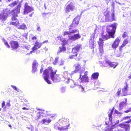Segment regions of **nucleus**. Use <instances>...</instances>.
<instances>
[{"instance_id": "28", "label": "nucleus", "mask_w": 131, "mask_h": 131, "mask_svg": "<svg viewBox=\"0 0 131 131\" xmlns=\"http://www.w3.org/2000/svg\"><path fill=\"white\" fill-rule=\"evenodd\" d=\"M99 75L98 72H95L93 73L91 75V78L92 79L96 80L97 79Z\"/></svg>"}, {"instance_id": "49", "label": "nucleus", "mask_w": 131, "mask_h": 131, "mask_svg": "<svg viewBox=\"0 0 131 131\" xmlns=\"http://www.w3.org/2000/svg\"><path fill=\"white\" fill-rule=\"evenodd\" d=\"M5 102L4 101H3L2 104V107H3L5 105Z\"/></svg>"}, {"instance_id": "42", "label": "nucleus", "mask_w": 131, "mask_h": 131, "mask_svg": "<svg viewBox=\"0 0 131 131\" xmlns=\"http://www.w3.org/2000/svg\"><path fill=\"white\" fill-rule=\"evenodd\" d=\"M37 115L38 119L40 118L41 114L40 112H38L37 114Z\"/></svg>"}, {"instance_id": "21", "label": "nucleus", "mask_w": 131, "mask_h": 131, "mask_svg": "<svg viewBox=\"0 0 131 131\" xmlns=\"http://www.w3.org/2000/svg\"><path fill=\"white\" fill-rule=\"evenodd\" d=\"M75 68L74 70L73 71V73H74L78 72L81 69V66L78 63L74 65Z\"/></svg>"}, {"instance_id": "46", "label": "nucleus", "mask_w": 131, "mask_h": 131, "mask_svg": "<svg viewBox=\"0 0 131 131\" xmlns=\"http://www.w3.org/2000/svg\"><path fill=\"white\" fill-rule=\"evenodd\" d=\"M115 113L117 114H122V113L119 112L117 110H115Z\"/></svg>"}, {"instance_id": "36", "label": "nucleus", "mask_w": 131, "mask_h": 131, "mask_svg": "<svg viewBox=\"0 0 131 131\" xmlns=\"http://www.w3.org/2000/svg\"><path fill=\"white\" fill-rule=\"evenodd\" d=\"M115 125H112L110 127H109V126H107L108 128L106 130V131H112L114 127V126Z\"/></svg>"}, {"instance_id": "31", "label": "nucleus", "mask_w": 131, "mask_h": 131, "mask_svg": "<svg viewBox=\"0 0 131 131\" xmlns=\"http://www.w3.org/2000/svg\"><path fill=\"white\" fill-rule=\"evenodd\" d=\"M49 112L44 110H41V116H46L49 115L48 113Z\"/></svg>"}, {"instance_id": "39", "label": "nucleus", "mask_w": 131, "mask_h": 131, "mask_svg": "<svg viewBox=\"0 0 131 131\" xmlns=\"http://www.w3.org/2000/svg\"><path fill=\"white\" fill-rule=\"evenodd\" d=\"M122 89L121 88H119L118 89L116 93L117 96H119L120 94H121Z\"/></svg>"}, {"instance_id": "30", "label": "nucleus", "mask_w": 131, "mask_h": 131, "mask_svg": "<svg viewBox=\"0 0 131 131\" xmlns=\"http://www.w3.org/2000/svg\"><path fill=\"white\" fill-rule=\"evenodd\" d=\"M51 121V120L50 118L43 119L42 120L43 124H47L49 123Z\"/></svg>"}, {"instance_id": "51", "label": "nucleus", "mask_w": 131, "mask_h": 131, "mask_svg": "<svg viewBox=\"0 0 131 131\" xmlns=\"http://www.w3.org/2000/svg\"><path fill=\"white\" fill-rule=\"evenodd\" d=\"M36 39H37V38L36 37H35V36H34V37H33L32 38V39L33 40H36Z\"/></svg>"}, {"instance_id": "56", "label": "nucleus", "mask_w": 131, "mask_h": 131, "mask_svg": "<svg viewBox=\"0 0 131 131\" xmlns=\"http://www.w3.org/2000/svg\"><path fill=\"white\" fill-rule=\"evenodd\" d=\"M22 109L24 110H27L28 109L25 107H24L22 108Z\"/></svg>"}, {"instance_id": "35", "label": "nucleus", "mask_w": 131, "mask_h": 131, "mask_svg": "<svg viewBox=\"0 0 131 131\" xmlns=\"http://www.w3.org/2000/svg\"><path fill=\"white\" fill-rule=\"evenodd\" d=\"M70 79V78H69L68 77H66L64 78V79L63 81L64 82L67 84H68L69 82Z\"/></svg>"}, {"instance_id": "23", "label": "nucleus", "mask_w": 131, "mask_h": 131, "mask_svg": "<svg viewBox=\"0 0 131 131\" xmlns=\"http://www.w3.org/2000/svg\"><path fill=\"white\" fill-rule=\"evenodd\" d=\"M84 87L81 85H77L75 87V90L82 92L84 91Z\"/></svg>"}, {"instance_id": "43", "label": "nucleus", "mask_w": 131, "mask_h": 131, "mask_svg": "<svg viewBox=\"0 0 131 131\" xmlns=\"http://www.w3.org/2000/svg\"><path fill=\"white\" fill-rule=\"evenodd\" d=\"M76 85H75L73 83L72 84H71L70 87L71 88H74V89L75 90V87Z\"/></svg>"}, {"instance_id": "27", "label": "nucleus", "mask_w": 131, "mask_h": 131, "mask_svg": "<svg viewBox=\"0 0 131 131\" xmlns=\"http://www.w3.org/2000/svg\"><path fill=\"white\" fill-rule=\"evenodd\" d=\"M125 101H123L120 103L119 104V106L121 109H122L127 104V98H125Z\"/></svg>"}, {"instance_id": "3", "label": "nucleus", "mask_w": 131, "mask_h": 131, "mask_svg": "<svg viewBox=\"0 0 131 131\" xmlns=\"http://www.w3.org/2000/svg\"><path fill=\"white\" fill-rule=\"evenodd\" d=\"M69 120L68 118H63L59 123H57L54 125V128L60 131H65L68 129L69 123Z\"/></svg>"}, {"instance_id": "33", "label": "nucleus", "mask_w": 131, "mask_h": 131, "mask_svg": "<svg viewBox=\"0 0 131 131\" xmlns=\"http://www.w3.org/2000/svg\"><path fill=\"white\" fill-rule=\"evenodd\" d=\"M72 53L73 54L70 56L69 57V58L71 59H75L78 56V53Z\"/></svg>"}, {"instance_id": "38", "label": "nucleus", "mask_w": 131, "mask_h": 131, "mask_svg": "<svg viewBox=\"0 0 131 131\" xmlns=\"http://www.w3.org/2000/svg\"><path fill=\"white\" fill-rule=\"evenodd\" d=\"M59 59L58 57H57L55 58L54 61L52 63L54 65H56L57 64L58 61Z\"/></svg>"}, {"instance_id": "32", "label": "nucleus", "mask_w": 131, "mask_h": 131, "mask_svg": "<svg viewBox=\"0 0 131 131\" xmlns=\"http://www.w3.org/2000/svg\"><path fill=\"white\" fill-rule=\"evenodd\" d=\"M78 26V25L73 23L72 22L71 24L69 26V30H70L72 29L75 27H77Z\"/></svg>"}, {"instance_id": "9", "label": "nucleus", "mask_w": 131, "mask_h": 131, "mask_svg": "<svg viewBox=\"0 0 131 131\" xmlns=\"http://www.w3.org/2000/svg\"><path fill=\"white\" fill-rule=\"evenodd\" d=\"M9 44L12 48V50H15L19 47L18 42L16 41H10Z\"/></svg>"}, {"instance_id": "40", "label": "nucleus", "mask_w": 131, "mask_h": 131, "mask_svg": "<svg viewBox=\"0 0 131 131\" xmlns=\"http://www.w3.org/2000/svg\"><path fill=\"white\" fill-rule=\"evenodd\" d=\"M17 4V3L16 1H14L12 3L9 5L10 7H13L15 6Z\"/></svg>"}, {"instance_id": "6", "label": "nucleus", "mask_w": 131, "mask_h": 131, "mask_svg": "<svg viewBox=\"0 0 131 131\" xmlns=\"http://www.w3.org/2000/svg\"><path fill=\"white\" fill-rule=\"evenodd\" d=\"M104 16H105V20L106 21L111 22L115 20L114 17V12L112 13L111 14V17L110 16V13L109 12L106 11L105 12Z\"/></svg>"}, {"instance_id": "61", "label": "nucleus", "mask_w": 131, "mask_h": 131, "mask_svg": "<svg viewBox=\"0 0 131 131\" xmlns=\"http://www.w3.org/2000/svg\"><path fill=\"white\" fill-rule=\"evenodd\" d=\"M9 126L10 127H12V126L11 125H9Z\"/></svg>"}, {"instance_id": "5", "label": "nucleus", "mask_w": 131, "mask_h": 131, "mask_svg": "<svg viewBox=\"0 0 131 131\" xmlns=\"http://www.w3.org/2000/svg\"><path fill=\"white\" fill-rule=\"evenodd\" d=\"M116 23H115L111 25H108L106 27V31L108 34L111 35V37L113 38H115L114 34L116 28Z\"/></svg>"}, {"instance_id": "25", "label": "nucleus", "mask_w": 131, "mask_h": 131, "mask_svg": "<svg viewBox=\"0 0 131 131\" xmlns=\"http://www.w3.org/2000/svg\"><path fill=\"white\" fill-rule=\"evenodd\" d=\"M41 46V44L39 43L38 42H36L35 43V45H34V46L32 48V51H31L30 52V53H31L33 51L37 49L38 48H40Z\"/></svg>"}, {"instance_id": "15", "label": "nucleus", "mask_w": 131, "mask_h": 131, "mask_svg": "<svg viewBox=\"0 0 131 131\" xmlns=\"http://www.w3.org/2000/svg\"><path fill=\"white\" fill-rule=\"evenodd\" d=\"M128 88V85L127 84H126V86H125L124 88H123L122 89V93L121 94V96H125L127 95V92Z\"/></svg>"}, {"instance_id": "47", "label": "nucleus", "mask_w": 131, "mask_h": 131, "mask_svg": "<svg viewBox=\"0 0 131 131\" xmlns=\"http://www.w3.org/2000/svg\"><path fill=\"white\" fill-rule=\"evenodd\" d=\"M131 116H126L123 117V119L124 120H126L127 118H129Z\"/></svg>"}, {"instance_id": "29", "label": "nucleus", "mask_w": 131, "mask_h": 131, "mask_svg": "<svg viewBox=\"0 0 131 131\" xmlns=\"http://www.w3.org/2000/svg\"><path fill=\"white\" fill-rule=\"evenodd\" d=\"M80 20V18L78 17H76L73 21V23L78 25L79 23Z\"/></svg>"}, {"instance_id": "45", "label": "nucleus", "mask_w": 131, "mask_h": 131, "mask_svg": "<svg viewBox=\"0 0 131 131\" xmlns=\"http://www.w3.org/2000/svg\"><path fill=\"white\" fill-rule=\"evenodd\" d=\"M131 112V107L129 108V109L126 111H125L124 112L125 113H128Z\"/></svg>"}, {"instance_id": "55", "label": "nucleus", "mask_w": 131, "mask_h": 131, "mask_svg": "<svg viewBox=\"0 0 131 131\" xmlns=\"http://www.w3.org/2000/svg\"><path fill=\"white\" fill-rule=\"evenodd\" d=\"M128 78L129 79H131V73L129 74V75L128 77Z\"/></svg>"}, {"instance_id": "10", "label": "nucleus", "mask_w": 131, "mask_h": 131, "mask_svg": "<svg viewBox=\"0 0 131 131\" xmlns=\"http://www.w3.org/2000/svg\"><path fill=\"white\" fill-rule=\"evenodd\" d=\"M94 36L93 35L90 37V38L89 40V47L91 49H93L94 48V44L95 42V41L94 40Z\"/></svg>"}, {"instance_id": "13", "label": "nucleus", "mask_w": 131, "mask_h": 131, "mask_svg": "<svg viewBox=\"0 0 131 131\" xmlns=\"http://www.w3.org/2000/svg\"><path fill=\"white\" fill-rule=\"evenodd\" d=\"M119 126L121 128H123L125 129V131H129L130 128L129 124L121 123L119 124Z\"/></svg>"}, {"instance_id": "62", "label": "nucleus", "mask_w": 131, "mask_h": 131, "mask_svg": "<svg viewBox=\"0 0 131 131\" xmlns=\"http://www.w3.org/2000/svg\"><path fill=\"white\" fill-rule=\"evenodd\" d=\"M27 128L28 129H30V128L29 127H27Z\"/></svg>"}, {"instance_id": "54", "label": "nucleus", "mask_w": 131, "mask_h": 131, "mask_svg": "<svg viewBox=\"0 0 131 131\" xmlns=\"http://www.w3.org/2000/svg\"><path fill=\"white\" fill-rule=\"evenodd\" d=\"M7 105V106L9 107L10 106V104L9 103H7L6 104Z\"/></svg>"}, {"instance_id": "44", "label": "nucleus", "mask_w": 131, "mask_h": 131, "mask_svg": "<svg viewBox=\"0 0 131 131\" xmlns=\"http://www.w3.org/2000/svg\"><path fill=\"white\" fill-rule=\"evenodd\" d=\"M37 29L38 31H40L41 30L40 27L39 26V25L37 24Z\"/></svg>"}, {"instance_id": "22", "label": "nucleus", "mask_w": 131, "mask_h": 131, "mask_svg": "<svg viewBox=\"0 0 131 131\" xmlns=\"http://www.w3.org/2000/svg\"><path fill=\"white\" fill-rule=\"evenodd\" d=\"M77 31L79 32L78 30L77 29H74L73 30L70 32L68 31H64L63 33V36H64L67 35H70L71 34H74L77 32Z\"/></svg>"}, {"instance_id": "57", "label": "nucleus", "mask_w": 131, "mask_h": 131, "mask_svg": "<svg viewBox=\"0 0 131 131\" xmlns=\"http://www.w3.org/2000/svg\"><path fill=\"white\" fill-rule=\"evenodd\" d=\"M48 42V40H45V41H43V42L42 43H45L46 42V43H47V42Z\"/></svg>"}, {"instance_id": "63", "label": "nucleus", "mask_w": 131, "mask_h": 131, "mask_svg": "<svg viewBox=\"0 0 131 131\" xmlns=\"http://www.w3.org/2000/svg\"><path fill=\"white\" fill-rule=\"evenodd\" d=\"M40 72L41 73V69H40Z\"/></svg>"}, {"instance_id": "1", "label": "nucleus", "mask_w": 131, "mask_h": 131, "mask_svg": "<svg viewBox=\"0 0 131 131\" xmlns=\"http://www.w3.org/2000/svg\"><path fill=\"white\" fill-rule=\"evenodd\" d=\"M20 7L21 5L20 4H19L17 8L12 10L11 12L8 9L4 10L3 12L0 14V19L5 20L8 16L11 14L12 15V24L13 25L17 26L19 23L16 17L18 16V14L20 13Z\"/></svg>"}, {"instance_id": "20", "label": "nucleus", "mask_w": 131, "mask_h": 131, "mask_svg": "<svg viewBox=\"0 0 131 131\" xmlns=\"http://www.w3.org/2000/svg\"><path fill=\"white\" fill-rule=\"evenodd\" d=\"M106 63L110 67H112L113 68H115L118 65V64L117 63L112 62L109 61H106Z\"/></svg>"}, {"instance_id": "64", "label": "nucleus", "mask_w": 131, "mask_h": 131, "mask_svg": "<svg viewBox=\"0 0 131 131\" xmlns=\"http://www.w3.org/2000/svg\"><path fill=\"white\" fill-rule=\"evenodd\" d=\"M1 109H1V108H0V111H1Z\"/></svg>"}, {"instance_id": "26", "label": "nucleus", "mask_w": 131, "mask_h": 131, "mask_svg": "<svg viewBox=\"0 0 131 131\" xmlns=\"http://www.w3.org/2000/svg\"><path fill=\"white\" fill-rule=\"evenodd\" d=\"M114 107H113L112 109H110L109 110V111H110V113L108 112V119L111 122H112V115L113 112V110H114Z\"/></svg>"}, {"instance_id": "19", "label": "nucleus", "mask_w": 131, "mask_h": 131, "mask_svg": "<svg viewBox=\"0 0 131 131\" xmlns=\"http://www.w3.org/2000/svg\"><path fill=\"white\" fill-rule=\"evenodd\" d=\"M80 48L81 49V45H77L72 49V53H78V52Z\"/></svg>"}, {"instance_id": "18", "label": "nucleus", "mask_w": 131, "mask_h": 131, "mask_svg": "<svg viewBox=\"0 0 131 131\" xmlns=\"http://www.w3.org/2000/svg\"><path fill=\"white\" fill-rule=\"evenodd\" d=\"M129 41H130L128 39V38L125 39L123 41L122 44L119 47V51H122V48L127 44Z\"/></svg>"}, {"instance_id": "41", "label": "nucleus", "mask_w": 131, "mask_h": 131, "mask_svg": "<svg viewBox=\"0 0 131 131\" xmlns=\"http://www.w3.org/2000/svg\"><path fill=\"white\" fill-rule=\"evenodd\" d=\"M122 37L123 38H125L126 37H127V33L126 32H125L122 35Z\"/></svg>"}, {"instance_id": "24", "label": "nucleus", "mask_w": 131, "mask_h": 131, "mask_svg": "<svg viewBox=\"0 0 131 131\" xmlns=\"http://www.w3.org/2000/svg\"><path fill=\"white\" fill-rule=\"evenodd\" d=\"M65 46L62 45V46L59 47V49L58 50L57 53L59 54L62 52H64L66 51V48Z\"/></svg>"}, {"instance_id": "59", "label": "nucleus", "mask_w": 131, "mask_h": 131, "mask_svg": "<svg viewBox=\"0 0 131 131\" xmlns=\"http://www.w3.org/2000/svg\"><path fill=\"white\" fill-rule=\"evenodd\" d=\"M55 116H56V115L55 114H53V115L51 116V117L52 118L53 117H55Z\"/></svg>"}, {"instance_id": "50", "label": "nucleus", "mask_w": 131, "mask_h": 131, "mask_svg": "<svg viewBox=\"0 0 131 131\" xmlns=\"http://www.w3.org/2000/svg\"><path fill=\"white\" fill-rule=\"evenodd\" d=\"M131 122V119L125 122V123H128Z\"/></svg>"}, {"instance_id": "16", "label": "nucleus", "mask_w": 131, "mask_h": 131, "mask_svg": "<svg viewBox=\"0 0 131 131\" xmlns=\"http://www.w3.org/2000/svg\"><path fill=\"white\" fill-rule=\"evenodd\" d=\"M81 37V36L80 35L79 33H78L71 36L69 38V39L74 41L80 38Z\"/></svg>"}, {"instance_id": "2", "label": "nucleus", "mask_w": 131, "mask_h": 131, "mask_svg": "<svg viewBox=\"0 0 131 131\" xmlns=\"http://www.w3.org/2000/svg\"><path fill=\"white\" fill-rule=\"evenodd\" d=\"M57 71V70L54 71L52 67L49 66L44 71L42 77L48 84H51V82L49 79V73L50 72V76L51 80L54 82H59L61 81V78L59 74H56Z\"/></svg>"}, {"instance_id": "17", "label": "nucleus", "mask_w": 131, "mask_h": 131, "mask_svg": "<svg viewBox=\"0 0 131 131\" xmlns=\"http://www.w3.org/2000/svg\"><path fill=\"white\" fill-rule=\"evenodd\" d=\"M82 73L80 72V78H81V81L85 82H88L89 81V79L87 75H83L82 77L81 76Z\"/></svg>"}, {"instance_id": "60", "label": "nucleus", "mask_w": 131, "mask_h": 131, "mask_svg": "<svg viewBox=\"0 0 131 131\" xmlns=\"http://www.w3.org/2000/svg\"><path fill=\"white\" fill-rule=\"evenodd\" d=\"M33 13H32V14H30L29 15V16L30 17H31L32 16V14Z\"/></svg>"}, {"instance_id": "37", "label": "nucleus", "mask_w": 131, "mask_h": 131, "mask_svg": "<svg viewBox=\"0 0 131 131\" xmlns=\"http://www.w3.org/2000/svg\"><path fill=\"white\" fill-rule=\"evenodd\" d=\"M26 27V25L24 24H23L22 25H20L18 27V28L19 29H24Z\"/></svg>"}, {"instance_id": "52", "label": "nucleus", "mask_w": 131, "mask_h": 131, "mask_svg": "<svg viewBox=\"0 0 131 131\" xmlns=\"http://www.w3.org/2000/svg\"><path fill=\"white\" fill-rule=\"evenodd\" d=\"M16 91H17L18 92H21V91L20 90L17 88V89L16 90Z\"/></svg>"}, {"instance_id": "48", "label": "nucleus", "mask_w": 131, "mask_h": 131, "mask_svg": "<svg viewBox=\"0 0 131 131\" xmlns=\"http://www.w3.org/2000/svg\"><path fill=\"white\" fill-rule=\"evenodd\" d=\"M11 86L14 89L16 90L17 89V88L15 86L11 85Z\"/></svg>"}, {"instance_id": "58", "label": "nucleus", "mask_w": 131, "mask_h": 131, "mask_svg": "<svg viewBox=\"0 0 131 131\" xmlns=\"http://www.w3.org/2000/svg\"><path fill=\"white\" fill-rule=\"evenodd\" d=\"M34 127H32V126H31V131H32L33 130H34Z\"/></svg>"}, {"instance_id": "11", "label": "nucleus", "mask_w": 131, "mask_h": 131, "mask_svg": "<svg viewBox=\"0 0 131 131\" xmlns=\"http://www.w3.org/2000/svg\"><path fill=\"white\" fill-rule=\"evenodd\" d=\"M120 41L121 40L119 38H116L112 45V47L115 49L118 46Z\"/></svg>"}, {"instance_id": "4", "label": "nucleus", "mask_w": 131, "mask_h": 131, "mask_svg": "<svg viewBox=\"0 0 131 131\" xmlns=\"http://www.w3.org/2000/svg\"><path fill=\"white\" fill-rule=\"evenodd\" d=\"M101 37L102 38H99V41L97 42L99 46V53L100 56H102L104 52L103 49L104 41L106 40L111 37L110 35L107 34L105 35L103 32L101 34Z\"/></svg>"}, {"instance_id": "7", "label": "nucleus", "mask_w": 131, "mask_h": 131, "mask_svg": "<svg viewBox=\"0 0 131 131\" xmlns=\"http://www.w3.org/2000/svg\"><path fill=\"white\" fill-rule=\"evenodd\" d=\"M24 14H27L29 13L32 12L33 9L31 7L29 6L27 3H26L24 6Z\"/></svg>"}, {"instance_id": "53", "label": "nucleus", "mask_w": 131, "mask_h": 131, "mask_svg": "<svg viewBox=\"0 0 131 131\" xmlns=\"http://www.w3.org/2000/svg\"><path fill=\"white\" fill-rule=\"evenodd\" d=\"M88 73V71H85L84 73V75H87Z\"/></svg>"}, {"instance_id": "14", "label": "nucleus", "mask_w": 131, "mask_h": 131, "mask_svg": "<svg viewBox=\"0 0 131 131\" xmlns=\"http://www.w3.org/2000/svg\"><path fill=\"white\" fill-rule=\"evenodd\" d=\"M58 40H60L62 42V45L65 46L68 43V40L64 38H62L61 36H59L57 37Z\"/></svg>"}, {"instance_id": "34", "label": "nucleus", "mask_w": 131, "mask_h": 131, "mask_svg": "<svg viewBox=\"0 0 131 131\" xmlns=\"http://www.w3.org/2000/svg\"><path fill=\"white\" fill-rule=\"evenodd\" d=\"M2 40L4 44L5 45L6 47L8 48H10V46L9 45L7 41L4 38H3Z\"/></svg>"}, {"instance_id": "12", "label": "nucleus", "mask_w": 131, "mask_h": 131, "mask_svg": "<svg viewBox=\"0 0 131 131\" xmlns=\"http://www.w3.org/2000/svg\"><path fill=\"white\" fill-rule=\"evenodd\" d=\"M39 64L36 60L34 61L32 64V73L36 72L37 69V68L38 67Z\"/></svg>"}, {"instance_id": "8", "label": "nucleus", "mask_w": 131, "mask_h": 131, "mask_svg": "<svg viewBox=\"0 0 131 131\" xmlns=\"http://www.w3.org/2000/svg\"><path fill=\"white\" fill-rule=\"evenodd\" d=\"M75 6L73 3L71 2L68 4L65 8V9L66 12L68 13L70 12V10L73 11L74 10Z\"/></svg>"}]
</instances>
